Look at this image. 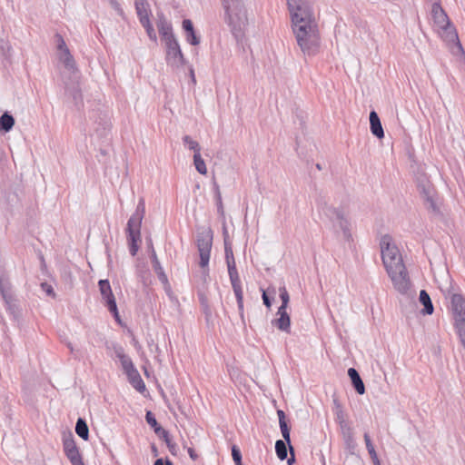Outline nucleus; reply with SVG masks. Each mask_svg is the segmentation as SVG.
<instances>
[{
    "mask_svg": "<svg viewBox=\"0 0 465 465\" xmlns=\"http://www.w3.org/2000/svg\"><path fill=\"white\" fill-rule=\"evenodd\" d=\"M320 213L323 214L332 223L333 227H339L346 239L351 237L350 222L344 217L343 212L331 205H329L323 199L317 202Z\"/></svg>",
    "mask_w": 465,
    "mask_h": 465,
    "instance_id": "obj_7",
    "label": "nucleus"
},
{
    "mask_svg": "<svg viewBox=\"0 0 465 465\" xmlns=\"http://www.w3.org/2000/svg\"><path fill=\"white\" fill-rule=\"evenodd\" d=\"M151 450H152V453H153V455L154 457H157V456H158V454H159V452H158V449H157V447L155 446V444H154V443H153V444L151 445Z\"/></svg>",
    "mask_w": 465,
    "mask_h": 465,
    "instance_id": "obj_53",
    "label": "nucleus"
},
{
    "mask_svg": "<svg viewBox=\"0 0 465 465\" xmlns=\"http://www.w3.org/2000/svg\"><path fill=\"white\" fill-rule=\"evenodd\" d=\"M235 465H239V464H235ZM240 465H242V462H241Z\"/></svg>",
    "mask_w": 465,
    "mask_h": 465,
    "instance_id": "obj_59",
    "label": "nucleus"
},
{
    "mask_svg": "<svg viewBox=\"0 0 465 465\" xmlns=\"http://www.w3.org/2000/svg\"><path fill=\"white\" fill-rule=\"evenodd\" d=\"M189 71H190V77L192 78V82H193V84H195L196 80H195V75H194V70H193V68L191 66V67H190V69H189Z\"/></svg>",
    "mask_w": 465,
    "mask_h": 465,
    "instance_id": "obj_54",
    "label": "nucleus"
},
{
    "mask_svg": "<svg viewBox=\"0 0 465 465\" xmlns=\"http://www.w3.org/2000/svg\"><path fill=\"white\" fill-rule=\"evenodd\" d=\"M54 37H55L57 51L67 48L65 41L60 34L57 33Z\"/></svg>",
    "mask_w": 465,
    "mask_h": 465,
    "instance_id": "obj_42",
    "label": "nucleus"
},
{
    "mask_svg": "<svg viewBox=\"0 0 465 465\" xmlns=\"http://www.w3.org/2000/svg\"><path fill=\"white\" fill-rule=\"evenodd\" d=\"M233 35H234V37H235L236 39H238V38H239V35H238L237 33H234V34H233Z\"/></svg>",
    "mask_w": 465,
    "mask_h": 465,
    "instance_id": "obj_58",
    "label": "nucleus"
},
{
    "mask_svg": "<svg viewBox=\"0 0 465 465\" xmlns=\"http://www.w3.org/2000/svg\"><path fill=\"white\" fill-rule=\"evenodd\" d=\"M15 124L14 116L9 112H5L0 116V132L8 133L10 132Z\"/></svg>",
    "mask_w": 465,
    "mask_h": 465,
    "instance_id": "obj_27",
    "label": "nucleus"
},
{
    "mask_svg": "<svg viewBox=\"0 0 465 465\" xmlns=\"http://www.w3.org/2000/svg\"><path fill=\"white\" fill-rule=\"evenodd\" d=\"M144 213L145 204L143 199H141L136 206L135 212L129 218L126 226L127 242L132 256H135L140 248L141 225Z\"/></svg>",
    "mask_w": 465,
    "mask_h": 465,
    "instance_id": "obj_3",
    "label": "nucleus"
},
{
    "mask_svg": "<svg viewBox=\"0 0 465 465\" xmlns=\"http://www.w3.org/2000/svg\"><path fill=\"white\" fill-rule=\"evenodd\" d=\"M98 286L102 298L104 301L105 306L107 307L108 311L112 313L114 320L120 323L121 318L119 315L115 297L112 292L109 281L107 279L100 280L98 282Z\"/></svg>",
    "mask_w": 465,
    "mask_h": 465,
    "instance_id": "obj_12",
    "label": "nucleus"
},
{
    "mask_svg": "<svg viewBox=\"0 0 465 465\" xmlns=\"http://www.w3.org/2000/svg\"><path fill=\"white\" fill-rule=\"evenodd\" d=\"M149 247L151 249L150 258H151L152 266H153L154 272L156 273V275L158 277V280L162 282V284L163 285L164 288H170L168 277H167L166 273L164 272V270L162 267V265L158 260V257L156 255V252L154 251V248H153V242L151 240L149 241Z\"/></svg>",
    "mask_w": 465,
    "mask_h": 465,
    "instance_id": "obj_16",
    "label": "nucleus"
},
{
    "mask_svg": "<svg viewBox=\"0 0 465 465\" xmlns=\"http://www.w3.org/2000/svg\"><path fill=\"white\" fill-rule=\"evenodd\" d=\"M153 465H173V463L168 458H166V459L159 458V459L155 460V461L153 462Z\"/></svg>",
    "mask_w": 465,
    "mask_h": 465,
    "instance_id": "obj_48",
    "label": "nucleus"
},
{
    "mask_svg": "<svg viewBox=\"0 0 465 465\" xmlns=\"http://www.w3.org/2000/svg\"><path fill=\"white\" fill-rule=\"evenodd\" d=\"M417 187L421 198L424 201L426 208L428 210H431L434 213L438 212L439 209L434 198L435 191L430 181L425 177L420 178L418 181Z\"/></svg>",
    "mask_w": 465,
    "mask_h": 465,
    "instance_id": "obj_14",
    "label": "nucleus"
},
{
    "mask_svg": "<svg viewBox=\"0 0 465 465\" xmlns=\"http://www.w3.org/2000/svg\"><path fill=\"white\" fill-rule=\"evenodd\" d=\"M232 457L235 464H239L242 462V452L240 448L237 445L232 446Z\"/></svg>",
    "mask_w": 465,
    "mask_h": 465,
    "instance_id": "obj_39",
    "label": "nucleus"
},
{
    "mask_svg": "<svg viewBox=\"0 0 465 465\" xmlns=\"http://www.w3.org/2000/svg\"><path fill=\"white\" fill-rule=\"evenodd\" d=\"M431 15L433 21V26L436 29H447L450 22L447 15L438 4H434L431 8Z\"/></svg>",
    "mask_w": 465,
    "mask_h": 465,
    "instance_id": "obj_19",
    "label": "nucleus"
},
{
    "mask_svg": "<svg viewBox=\"0 0 465 465\" xmlns=\"http://www.w3.org/2000/svg\"><path fill=\"white\" fill-rule=\"evenodd\" d=\"M370 124L371 132L377 138L381 139L384 137V131L380 120L378 114L372 110L370 113Z\"/></svg>",
    "mask_w": 465,
    "mask_h": 465,
    "instance_id": "obj_23",
    "label": "nucleus"
},
{
    "mask_svg": "<svg viewBox=\"0 0 465 465\" xmlns=\"http://www.w3.org/2000/svg\"><path fill=\"white\" fill-rule=\"evenodd\" d=\"M214 199H215V203H216V207H217L218 214L221 215V216H223L224 215V210H223V204L222 196L215 197Z\"/></svg>",
    "mask_w": 465,
    "mask_h": 465,
    "instance_id": "obj_45",
    "label": "nucleus"
},
{
    "mask_svg": "<svg viewBox=\"0 0 465 465\" xmlns=\"http://www.w3.org/2000/svg\"><path fill=\"white\" fill-rule=\"evenodd\" d=\"M183 143L184 146L188 147V149L193 151L194 153H199L201 151V146L198 142L192 139L190 135H184L183 137Z\"/></svg>",
    "mask_w": 465,
    "mask_h": 465,
    "instance_id": "obj_36",
    "label": "nucleus"
},
{
    "mask_svg": "<svg viewBox=\"0 0 465 465\" xmlns=\"http://www.w3.org/2000/svg\"><path fill=\"white\" fill-rule=\"evenodd\" d=\"M41 287L43 291L46 292L47 295L54 296V289L50 284H48L47 282H43L41 283Z\"/></svg>",
    "mask_w": 465,
    "mask_h": 465,
    "instance_id": "obj_46",
    "label": "nucleus"
},
{
    "mask_svg": "<svg viewBox=\"0 0 465 465\" xmlns=\"http://www.w3.org/2000/svg\"><path fill=\"white\" fill-rule=\"evenodd\" d=\"M54 37H55L57 51L67 48L65 41L60 34L57 33Z\"/></svg>",
    "mask_w": 465,
    "mask_h": 465,
    "instance_id": "obj_43",
    "label": "nucleus"
},
{
    "mask_svg": "<svg viewBox=\"0 0 465 465\" xmlns=\"http://www.w3.org/2000/svg\"><path fill=\"white\" fill-rule=\"evenodd\" d=\"M277 416L283 440H276L275 451L278 459L280 460H284L288 458V449L291 453L294 451L291 442V427L286 420V415L282 410H277Z\"/></svg>",
    "mask_w": 465,
    "mask_h": 465,
    "instance_id": "obj_8",
    "label": "nucleus"
},
{
    "mask_svg": "<svg viewBox=\"0 0 465 465\" xmlns=\"http://www.w3.org/2000/svg\"><path fill=\"white\" fill-rule=\"evenodd\" d=\"M419 301L423 305L421 313L424 315H431L434 312V307L427 291L421 290L420 292Z\"/></svg>",
    "mask_w": 465,
    "mask_h": 465,
    "instance_id": "obj_26",
    "label": "nucleus"
},
{
    "mask_svg": "<svg viewBox=\"0 0 465 465\" xmlns=\"http://www.w3.org/2000/svg\"><path fill=\"white\" fill-rule=\"evenodd\" d=\"M316 168H317L318 170H322V165H321L320 163H317V164H316Z\"/></svg>",
    "mask_w": 465,
    "mask_h": 465,
    "instance_id": "obj_57",
    "label": "nucleus"
},
{
    "mask_svg": "<svg viewBox=\"0 0 465 465\" xmlns=\"http://www.w3.org/2000/svg\"><path fill=\"white\" fill-rule=\"evenodd\" d=\"M228 25L241 27L245 25L246 12L242 0H223Z\"/></svg>",
    "mask_w": 465,
    "mask_h": 465,
    "instance_id": "obj_9",
    "label": "nucleus"
},
{
    "mask_svg": "<svg viewBox=\"0 0 465 465\" xmlns=\"http://www.w3.org/2000/svg\"><path fill=\"white\" fill-rule=\"evenodd\" d=\"M213 232L209 228L206 231L199 232L196 238V246L199 252L200 262L199 265L202 267V279L203 283H207L209 280V262L211 256V250L213 246Z\"/></svg>",
    "mask_w": 465,
    "mask_h": 465,
    "instance_id": "obj_5",
    "label": "nucleus"
},
{
    "mask_svg": "<svg viewBox=\"0 0 465 465\" xmlns=\"http://www.w3.org/2000/svg\"><path fill=\"white\" fill-rule=\"evenodd\" d=\"M0 294L4 302L11 307L12 302L15 301V297L12 292V287L7 278L0 280Z\"/></svg>",
    "mask_w": 465,
    "mask_h": 465,
    "instance_id": "obj_24",
    "label": "nucleus"
},
{
    "mask_svg": "<svg viewBox=\"0 0 465 465\" xmlns=\"http://www.w3.org/2000/svg\"><path fill=\"white\" fill-rule=\"evenodd\" d=\"M162 33V38L165 44V60L166 64L173 68H179L185 64L184 55L181 50L177 39L173 31H159Z\"/></svg>",
    "mask_w": 465,
    "mask_h": 465,
    "instance_id": "obj_6",
    "label": "nucleus"
},
{
    "mask_svg": "<svg viewBox=\"0 0 465 465\" xmlns=\"http://www.w3.org/2000/svg\"><path fill=\"white\" fill-rule=\"evenodd\" d=\"M76 434L84 440L89 439V428L86 420L83 418H78L75 424Z\"/></svg>",
    "mask_w": 465,
    "mask_h": 465,
    "instance_id": "obj_31",
    "label": "nucleus"
},
{
    "mask_svg": "<svg viewBox=\"0 0 465 465\" xmlns=\"http://www.w3.org/2000/svg\"><path fill=\"white\" fill-rule=\"evenodd\" d=\"M188 454L193 460H196L198 459V455L193 448H188Z\"/></svg>",
    "mask_w": 465,
    "mask_h": 465,
    "instance_id": "obj_52",
    "label": "nucleus"
},
{
    "mask_svg": "<svg viewBox=\"0 0 465 465\" xmlns=\"http://www.w3.org/2000/svg\"><path fill=\"white\" fill-rule=\"evenodd\" d=\"M447 48L456 59L465 64V50L460 41L458 31H437Z\"/></svg>",
    "mask_w": 465,
    "mask_h": 465,
    "instance_id": "obj_11",
    "label": "nucleus"
},
{
    "mask_svg": "<svg viewBox=\"0 0 465 465\" xmlns=\"http://www.w3.org/2000/svg\"><path fill=\"white\" fill-rule=\"evenodd\" d=\"M183 29H193L192 21L188 19L183 20Z\"/></svg>",
    "mask_w": 465,
    "mask_h": 465,
    "instance_id": "obj_51",
    "label": "nucleus"
},
{
    "mask_svg": "<svg viewBox=\"0 0 465 465\" xmlns=\"http://www.w3.org/2000/svg\"><path fill=\"white\" fill-rule=\"evenodd\" d=\"M148 37L154 43L157 41V31H146Z\"/></svg>",
    "mask_w": 465,
    "mask_h": 465,
    "instance_id": "obj_49",
    "label": "nucleus"
},
{
    "mask_svg": "<svg viewBox=\"0 0 465 465\" xmlns=\"http://www.w3.org/2000/svg\"><path fill=\"white\" fill-rule=\"evenodd\" d=\"M456 332L459 336V339L465 349V323L458 326H454Z\"/></svg>",
    "mask_w": 465,
    "mask_h": 465,
    "instance_id": "obj_41",
    "label": "nucleus"
},
{
    "mask_svg": "<svg viewBox=\"0 0 465 465\" xmlns=\"http://www.w3.org/2000/svg\"><path fill=\"white\" fill-rule=\"evenodd\" d=\"M340 433L343 441V447L346 456H353L357 453L358 443L354 437L353 428L351 426L340 430Z\"/></svg>",
    "mask_w": 465,
    "mask_h": 465,
    "instance_id": "obj_15",
    "label": "nucleus"
},
{
    "mask_svg": "<svg viewBox=\"0 0 465 465\" xmlns=\"http://www.w3.org/2000/svg\"><path fill=\"white\" fill-rule=\"evenodd\" d=\"M335 420L339 424V430L345 427L351 426V423L345 419V414L342 410H338L335 413Z\"/></svg>",
    "mask_w": 465,
    "mask_h": 465,
    "instance_id": "obj_37",
    "label": "nucleus"
},
{
    "mask_svg": "<svg viewBox=\"0 0 465 465\" xmlns=\"http://www.w3.org/2000/svg\"><path fill=\"white\" fill-rule=\"evenodd\" d=\"M159 438L162 439L165 442V444L172 455H173V456L177 455L178 446L176 443L173 442L168 430L164 431V434H161L159 436Z\"/></svg>",
    "mask_w": 465,
    "mask_h": 465,
    "instance_id": "obj_33",
    "label": "nucleus"
},
{
    "mask_svg": "<svg viewBox=\"0 0 465 465\" xmlns=\"http://www.w3.org/2000/svg\"><path fill=\"white\" fill-rule=\"evenodd\" d=\"M450 299V309L453 316V326L465 323V298L460 293L448 292Z\"/></svg>",
    "mask_w": 465,
    "mask_h": 465,
    "instance_id": "obj_13",
    "label": "nucleus"
},
{
    "mask_svg": "<svg viewBox=\"0 0 465 465\" xmlns=\"http://www.w3.org/2000/svg\"><path fill=\"white\" fill-rule=\"evenodd\" d=\"M197 295H198V300H199V302L201 305L202 312L204 314L206 321L208 322L211 319L212 314H213L212 309H211V306L209 303V299H208L207 295L205 294V292L203 291H198Z\"/></svg>",
    "mask_w": 465,
    "mask_h": 465,
    "instance_id": "obj_28",
    "label": "nucleus"
},
{
    "mask_svg": "<svg viewBox=\"0 0 465 465\" xmlns=\"http://www.w3.org/2000/svg\"><path fill=\"white\" fill-rule=\"evenodd\" d=\"M262 299L263 304L268 309H270L272 306L273 298H271L264 290H262Z\"/></svg>",
    "mask_w": 465,
    "mask_h": 465,
    "instance_id": "obj_44",
    "label": "nucleus"
},
{
    "mask_svg": "<svg viewBox=\"0 0 465 465\" xmlns=\"http://www.w3.org/2000/svg\"><path fill=\"white\" fill-rule=\"evenodd\" d=\"M73 98L74 100L75 104L78 106L80 104H82V94L81 91L78 89L74 90L73 92Z\"/></svg>",
    "mask_w": 465,
    "mask_h": 465,
    "instance_id": "obj_47",
    "label": "nucleus"
},
{
    "mask_svg": "<svg viewBox=\"0 0 465 465\" xmlns=\"http://www.w3.org/2000/svg\"><path fill=\"white\" fill-rule=\"evenodd\" d=\"M213 192H214V198L222 196L221 191H220V186L215 181H213Z\"/></svg>",
    "mask_w": 465,
    "mask_h": 465,
    "instance_id": "obj_50",
    "label": "nucleus"
},
{
    "mask_svg": "<svg viewBox=\"0 0 465 465\" xmlns=\"http://www.w3.org/2000/svg\"><path fill=\"white\" fill-rule=\"evenodd\" d=\"M112 347L114 350V353L115 357L119 359L123 371L125 374L136 369L134 365L132 359L124 353V350L121 345L114 343Z\"/></svg>",
    "mask_w": 465,
    "mask_h": 465,
    "instance_id": "obj_18",
    "label": "nucleus"
},
{
    "mask_svg": "<svg viewBox=\"0 0 465 465\" xmlns=\"http://www.w3.org/2000/svg\"><path fill=\"white\" fill-rule=\"evenodd\" d=\"M291 458L287 460L288 465H292V463L295 461L294 451L291 453Z\"/></svg>",
    "mask_w": 465,
    "mask_h": 465,
    "instance_id": "obj_55",
    "label": "nucleus"
},
{
    "mask_svg": "<svg viewBox=\"0 0 465 465\" xmlns=\"http://www.w3.org/2000/svg\"><path fill=\"white\" fill-rule=\"evenodd\" d=\"M134 5L142 26L145 29H150V17L152 14L148 2L146 0H135Z\"/></svg>",
    "mask_w": 465,
    "mask_h": 465,
    "instance_id": "obj_17",
    "label": "nucleus"
},
{
    "mask_svg": "<svg viewBox=\"0 0 465 465\" xmlns=\"http://www.w3.org/2000/svg\"><path fill=\"white\" fill-rule=\"evenodd\" d=\"M364 442L366 445V449L368 450V453L372 460L373 465H381V460L378 457V454L375 450L374 445L372 444L371 436L369 432H364L363 434Z\"/></svg>",
    "mask_w": 465,
    "mask_h": 465,
    "instance_id": "obj_29",
    "label": "nucleus"
},
{
    "mask_svg": "<svg viewBox=\"0 0 465 465\" xmlns=\"http://www.w3.org/2000/svg\"><path fill=\"white\" fill-rule=\"evenodd\" d=\"M279 292H280V298L282 300V304L279 307V309H281L282 311L287 310V307H288V304L290 302L289 293L284 286L280 287Z\"/></svg>",
    "mask_w": 465,
    "mask_h": 465,
    "instance_id": "obj_38",
    "label": "nucleus"
},
{
    "mask_svg": "<svg viewBox=\"0 0 465 465\" xmlns=\"http://www.w3.org/2000/svg\"><path fill=\"white\" fill-rule=\"evenodd\" d=\"M301 50L309 55L314 54L319 47L321 36L319 31H293Z\"/></svg>",
    "mask_w": 465,
    "mask_h": 465,
    "instance_id": "obj_10",
    "label": "nucleus"
},
{
    "mask_svg": "<svg viewBox=\"0 0 465 465\" xmlns=\"http://www.w3.org/2000/svg\"><path fill=\"white\" fill-rule=\"evenodd\" d=\"M391 236L386 234L381 239V252L383 265L394 288L405 294L411 287L408 271L403 263L398 248L391 244Z\"/></svg>",
    "mask_w": 465,
    "mask_h": 465,
    "instance_id": "obj_1",
    "label": "nucleus"
},
{
    "mask_svg": "<svg viewBox=\"0 0 465 465\" xmlns=\"http://www.w3.org/2000/svg\"><path fill=\"white\" fill-rule=\"evenodd\" d=\"M5 278L6 277L5 276L4 272H3L2 268L0 267V280H4Z\"/></svg>",
    "mask_w": 465,
    "mask_h": 465,
    "instance_id": "obj_56",
    "label": "nucleus"
},
{
    "mask_svg": "<svg viewBox=\"0 0 465 465\" xmlns=\"http://www.w3.org/2000/svg\"><path fill=\"white\" fill-rule=\"evenodd\" d=\"M348 376L351 381V385H352L353 389L355 390V391L360 395L364 394L366 391L365 385H364L358 371L355 368H349L348 369Z\"/></svg>",
    "mask_w": 465,
    "mask_h": 465,
    "instance_id": "obj_22",
    "label": "nucleus"
},
{
    "mask_svg": "<svg viewBox=\"0 0 465 465\" xmlns=\"http://www.w3.org/2000/svg\"><path fill=\"white\" fill-rule=\"evenodd\" d=\"M224 253L228 269V274L232 284V288L236 298L239 314L242 319V322H244L243 292L242 288L241 279L236 268V262L233 256L232 248L231 246V243L228 242L226 239H224Z\"/></svg>",
    "mask_w": 465,
    "mask_h": 465,
    "instance_id": "obj_2",
    "label": "nucleus"
},
{
    "mask_svg": "<svg viewBox=\"0 0 465 465\" xmlns=\"http://www.w3.org/2000/svg\"><path fill=\"white\" fill-rule=\"evenodd\" d=\"M76 443L74 439V435L72 432H68L67 434H64L63 436V449L64 452H67L68 450H73L77 449Z\"/></svg>",
    "mask_w": 465,
    "mask_h": 465,
    "instance_id": "obj_32",
    "label": "nucleus"
},
{
    "mask_svg": "<svg viewBox=\"0 0 465 465\" xmlns=\"http://www.w3.org/2000/svg\"><path fill=\"white\" fill-rule=\"evenodd\" d=\"M187 32V41L192 45H197L200 43V36L196 35V31H186Z\"/></svg>",
    "mask_w": 465,
    "mask_h": 465,
    "instance_id": "obj_40",
    "label": "nucleus"
},
{
    "mask_svg": "<svg viewBox=\"0 0 465 465\" xmlns=\"http://www.w3.org/2000/svg\"><path fill=\"white\" fill-rule=\"evenodd\" d=\"M294 29H312L315 19L304 0H287Z\"/></svg>",
    "mask_w": 465,
    "mask_h": 465,
    "instance_id": "obj_4",
    "label": "nucleus"
},
{
    "mask_svg": "<svg viewBox=\"0 0 465 465\" xmlns=\"http://www.w3.org/2000/svg\"><path fill=\"white\" fill-rule=\"evenodd\" d=\"M57 55L59 61L64 64V68L68 71L74 73L77 70L76 63L74 61V56L70 53L69 48H64L60 51H57Z\"/></svg>",
    "mask_w": 465,
    "mask_h": 465,
    "instance_id": "obj_20",
    "label": "nucleus"
},
{
    "mask_svg": "<svg viewBox=\"0 0 465 465\" xmlns=\"http://www.w3.org/2000/svg\"><path fill=\"white\" fill-rule=\"evenodd\" d=\"M193 163L195 166V169L197 172L201 174H206L207 173V168L205 165V163L203 159L201 156V153H194L193 154Z\"/></svg>",
    "mask_w": 465,
    "mask_h": 465,
    "instance_id": "obj_35",
    "label": "nucleus"
},
{
    "mask_svg": "<svg viewBox=\"0 0 465 465\" xmlns=\"http://www.w3.org/2000/svg\"><path fill=\"white\" fill-rule=\"evenodd\" d=\"M126 376L128 378V381H129L130 384L136 391H138L141 393L145 391L146 386H145V384H144V382H143V381L139 371H137V369H135L134 371L127 373Z\"/></svg>",
    "mask_w": 465,
    "mask_h": 465,
    "instance_id": "obj_25",
    "label": "nucleus"
},
{
    "mask_svg": "<svg viewBox=\"0 0 465 465\" xmlns=\"http://www.w3.org/2000/svg\"><path fill=\"white\" fill-rule=\"evenodd\" d=\"M64 454L72 465H84L78 448L73 450H68L67 452H64Z\"/></svg>",
    "mask_w": 465,
    "mask_h": 465,
    "instance_id": "obj_34",
    "label": "nucleus"
},
{
    "mask_svg": "<svg viewBox=\"0 0 465 465\" xmlns=\"http://www.w3.org/2000/svg\"><path fill=\"white\" fill-rule=\"evenodd\" d=\"M145 420L149 426L153 430L154 433L159 437L161 434H164V430L156 420L154 414L151 411H147L145 413Z\"/></svg>",
    "mask_w": 465,
    "mask_h": 465,
    "instance_id": "obj_30",
    "label": "nucleus"
},
{
    "mask_svg": "<svg viewBox=\"0 0 465 465\" xmlns=\"http://www.w3.org/2000/svg\"><path fill=\"white\" fill-rule=\"evenodd\" d=\"M277 314L280 317L272 320V323L274 326H276L280 331L290 332L291 318L287 312V310L282 311L281 309L278 308Z\"/></svg>",
    "mask_w": 465,
    "mask_h": 465,
    "instance_id": "obj_21",
    "label": "nucleus"
}]
</instances>
